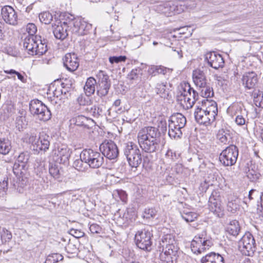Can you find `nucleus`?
Wrapping results in <instances>:
<instances>
[{"label": "nucleus", "instance_id": "69168bd1", "mask_svg": "<svg viewBox=\"0 0 263 263\" xmlns=\"http://www.w3.org/2000/svg\"><path fill=\"white\" fill-rule=\"evenodd\" d=\"M89 230L93 234H99L102 229L100 226L96 223L91 224L89 227Z\"/></svg>", "mask_w": 263, "mask_h": 263}, {"label": "nucleus", "instance_id": "c9c22d12", "mask_svg": "<svg viewBox=\"0 0 263 263\" xmlns=\"http://www.w3.org/2000/svg\"><path fill=\"white\" fill-rule=\"evenodd\" d=\"M11 149V142L8 139L0 138V154L7 155Z\"/></svg>", "mask_w": 263, "mask_h": 263}, {"label": "nucleus", "instance_id": "ddd939ff", "mask_svg": "<svg viewBox=\"0 0 263 263\" xmlns=\"http://www.w3.org/2000/svg\"><path fill=\"white\" fill-rule=\"evenodd\" d=\"M102 155L109 159H114L118 155L119 151L117 145L112 141H105L100 146Z\"/></svg>", "mask_w": 263, "mask_h": 263}, {"label": "nucleus", "instance_id": "49530a36", "mask_svg": "<svg viewBox=\"0 0 263 263\" xmlns=\"http://www.w3.org/2000/svg\"><path fill=\"white\" fill-rule=\"evenodd\" d=\"M39 18L42 23L49 24L52 20V15L49 12H44L39 14Z\"/></svg>", "mask_w": 263, "mask_h": 263}, {"label": "nucleus", "instance_id": "20e7f679", "mask_svg": "<svg viewBox=\"0 0 263 263\" xmlns=\"http://www.w3.org/2000/svg\"><path fill=\"white\" fill-rule=\"evenodd\" d=\"M129 165L132 168H137L142 163L140 150L138 146L133 142L126 143L123 149Z\"/></svg>", "mask_w": 263, "mask_h": 263}, {"label": "nucleus", "instance_id": "8fccbe9b", "mask_svg": "<svg viewBox=\"0 0 263 263\" xmlns=\"http://www.w3.org/2000/svg\"><path fill=\"white\" fill-rule=\"evenodd\" d=\"M177 158L178 156L175 152L172 149H168L165 154L164 160L166 163L171 164L175 161Z\"/></svg>", "mask_w": 263, "mask_h": 263}, {"label": "nucleus", "instance_id": "f257e3e1", "mask_svg": "<svg viewBox=\"0 0 263 263\" xmlns=\"http://www.w3.org/2000/svg\"><path fill=\"white\" fill-rule=\"evenodd\" d=\"M198 93L189 83L181 85L177 95V101L184 109L191 108L198 100Z\"/></svg>", "mask_w": 263, "mask_h": 263}, {"label": "nucleus", "instance_id": "cd10ccee", "mask_svg": "<svg viewBox=\"0 0 263 263\" xmlns=\"http://www.w3.org/2000/svg\"><path fill=\"white\" fill-rule=\"evenodd\" d=\"M93 120L90 118H87L84 116L79 115L73 117L69 120L70 125H74L78 126H83L89 128L90 123Z\"/></svg>", "mask_w": 263, "mask_h": 263}, {"label": "nucleus", "instance_id": "e2e57ef3", "mask_svg": "<svg viewBox=\"0 0 263 263\" xmlns=\"http://www.w3.org/2000/svg\"><path fill=\"white\" fill-rule=\"evenodd\" d=\"M83 162H84V161L81 158H80V159H77L74 161L73 166L79 171H84L85 168L83 166Z\"/></svg>", "mask_w": 263, "mask_h": 263}, {"label": "nucleus", "instance_id": "de8ad7c7", "mask_svg": "<svg viewBox=\"0 0 263 263\" xmlns=\"http://www.w3.org/2000/svg\"><path fill=\"white\" fill-rule=\"evenodd\" d=\"M248 112L246 114H241L235 116V122L238 126L245 125L248 123Z\"/></svg>", "mask_w": 263, "mask_h": 263}, {"label": "nucleus", "instance_id": "79ce46f5", "mask_svg": "<svg viewBox=\"0 0 263 263\" xmlns=\"http://www.w3.org/2000/svg\"><path fill=\"white\" fill-rule=\"evenodd\" d=\"M183 128L176 126L173 128L168 127V135L171 138H180L182 135V129Z\"/></svg>", "mask_w": 263, "mask_h": 263}, {"label": "nucleus", "instance_id": "680f3d73", "mask_svg": "<svg viewBox=\"0 0 263 263\" xmlns=\"http://www.w3.org/2000/svg\"><path fill=\"white\" fill-rule=\"evenodd\" d=\"M63 259V256L58 253H54L48 256V260L53 261V263L57 262Z\"/></svg>", "mask_w": 263, "mask_h": 263}, {"label": "nucleus", "instance_id": "f03ea898", "mask_svg": "<svg viewBox=\"0 0 263 263\" xmlns=\"http://www.w3.org/2000/svg\"><path fill=\"white\" fill-rule=\"evenodd\" d=\"M65 23L68 25L69 31L78 36L87 34L91 29V25L83 18H75L70 14L65 16Z\"/></svg>", "mask_w": 263, "mask_h": 263}, {"label": "nucleus", "instance_id": "412c9836", "mask_svg": "<svg viewBox=\"0 0 263 263\" xmlns=\"http://www.w3.org/2000/svg\"><path fill=\"white\" fill-rule=\"evenodd\" d=\"M243 85L250 89L254 88L258 83L257 74L253 71L245 73L242 77Z\"/></svg>", "mask_w": 263, "mask_h": 263}, {"label": "nucleus", "instance_id": "37998d69", "mask_svg": "<svg viewBox=\"0 0 263 263\" xmlns=\"http://www.w3.org/2000/svg\"><path fill=\"white\" fill-rule=\"evenodd\" d=\"M181 215L182 218L187 222L194 221L198 217V214L196 213L185 210L181 212Z\"/></svg>", "mask_w": 263, "mask_h": 263}, {"label": "nucleus", "instance_id": "5fc2aeb1", "mask_svg": "<svg viewBox=\"0 0 263 263\" xmlns=\"http://www.w3.org/2000/svg\"><path fill=\"white\" fill-rule=\"evenodd\" d=\"M157 214V211L154 208L145 209L143 214L142 217L143 218L150 219L155 217Z\"/></svg>", "mask_w": 263, "mask_h": 263}, {"label": "nucleus", "instance_id": "0e129e2a", "mask_svg": "<svg viewBox=\"0 0 263 263\" xmlns=\"http://www.w3.org/2000/svg\"><path fill=\"white\" fill-rule=\"evenodd\" d=\"M7 181L4 180L2 182H0V197L4 196L7 190Z\"/></svg>", "mask_w": 263, "mask_h": 263}, {"label": "nucleus", "instance_id": "4be33fe9", "mask_svg": "<svg viewBox=\"0 0 263 263\" xmlns=\"http://www.w3.org/2000/svg\"><path fill=\"white\" fill-rule=\"evenodd\" d=\"M50 137L45 132L40 133L36 144V150L47 151L50 145Z\"/></svg>", "mask_w": 263, "mask_h": 263}, {"label": "nucleus", "instance_id": "7c9ffc66", "mask_svg": "<svg viewBox=\"0 0 263 263\" xmlns=\"http://www.w3.org/2000/svg\"><path fill=\"white\" fill-rule=\"evenodd\" d=\"M96 84V80L93 78L89 77L87 79V81L84 86V90L87 97L91 96L95 93Z\"/></svg>", "mask_w": 263, "mask_h": 263}, {"label": "nucleus", "instance_id": "0eeeda50", "mask_svg": "<svg viewBox=\"0 0 263 263\" xmlns=\"http://www.w3.org/2000/svg\"><path fill=\"white\" fill-rule=\"evenodd\" d=\"M29 110L40 120L47 121L51 118V114L48 108L39 100H32L29 103Z\"/></svg>", "mask_w": 263, "mask_h": 263}, {"label": "nucleus", "instance_id": "423d86ee", "mask_svg": "<svg viewBox=\"0 0 263 263\" xmlns=\"http://www.w3.org/2000/svg\"><path fill=\"white\" fill-rule=\"evenodd\" d=\"M213 243L206 235V231H202L195 236L191 242V248L195 254H200L209 249Z\"/></svg>", "mask_w": 263, "mask_h": 263}, {"label": "nucleus", "instance_id": "dca6fc26", "mask_svg": "<svg viewBox=\"0 0 263 263\" xmlns=\"http://www.w3.org/2000/svg\"><path fill=\"white\" fill-rule=\"evenodd\" d=\"M205 60L211 67L217 69L222 67L224 65V60L222 56L214 51L206 53L205 55Z\"/></svg>", "mask_w": 263, "mask_h": 263}, {"label": "nucleus", "instance_id": "ea45409f", "mask_svg": "<svg viewBox=\"0 0 263 263\" xmlns=\"http://www.w3.org/2000/svg\"><path fill=\"white\" fill-rule=\"evenodd\" d=\"M200 89V94L203 98L208 99L209 98H211L214 96V91L213 88L209 85L206 84L205 86L202 87H199Z\"/></svg>", "mask_w": 263, "mask_h": 263}, {"label": "nucleus", "instance_id": "f704fd0d", "mask_svg": "<svg viewBox=\"0 0 263 263\" xmlns=\"http://www.w3.org/2000/svg\"><path fill=\"white\" fill-rule=\"evenodd\" d=\"M161 251L164 253L168 259H172L173 257H175L178 250V248L176 245L161 247Z\"/></svg>", "mask_w": 263, "mask_h": 263}, {"label": "nucleus", "instance_id": "09e8293b", "mask_svg": "<svg viewBox=\"0 0 263 263\" xmlns=\"http://www.w3.org/2000/svg\"><path fill=\"white\" fill-rule=\"evenodd\" d=\"M16 127L19 131L23 130L25 128L27 125V122L26 120L25 117L18 116L16 119Z\"/></svg>", "mask_w": 263, "mask_h": 263}, {"label": "nucleus", "instance_id": "603ef678", "mask_svg": "<svg viewBox=\"0 0 263 263\" xmlns=\"http://www.w3.org/2000/svg\"><path fill=\"white\" fill-rule=\"evenodd\" d=\"M112 196L116 200L118 198L122 202H126L127 200V194L124 191L122 190H117L114 192Z\"/></svg>", "mask_w": 263, "mask_h": 263}, {"label": "nucleus", "instance_id": "c756f323", "mask_svg": "<svg viewBox=\"0 0 263 263\" xmlns=\"http://www.w3.org/2000/svg\"><path fill=\"white\" fill-rule=\"evenodd\" d=\"M135 220V215L134 212L127 211L122 217H120L118 222L123 227H127Z\"/></svg>", "mask_w": 263, "mask_h": 263}, {"label": "nucleus", "instance_id": "473e14b6", "mask_svg": "<svg viewBox=\"0 0 263 263\" xmlns=\"http://www.w3.org/2000/svg\"><path fill=\"white\" fill-rule=\"evenodd\" d=\"M240 230L239 222L236 220L230 221L226 227L227 232L233 236H237L239 234Z\"/></svg>", "mask_w": 263, "mask_h": 263}, {"label": "nucleus", "instance_id": "a19ab883", "mask_svg": "<svg viewBox=\"0 0 263 263\" xmlns=\"http://www.w3.org/2000/svg\"><path fill=\"white\" fill-rule=\"evenodd\" d=\"M27 163L15 162L13 166V171L16 176L24 174L27 170Z\"/></svg>", "mask_w": 263, "mask_h": 263}, {"label": "nucleus", "instance_id": "a211bd4d", "mask_svg": "<svg viewBox=\"0 0 263 263\" xmlns=\"http://www.w3.org/2000/svg\"><path fill=\"white\" fill-rule=\"evenodd\" d=\"M63 63L66 68L69 71H74L79 66L77 55L74 53H67L63 59Z\"/></svg>", "mask_w": 263, "mask_h": 263}, {"label": "nucleus", "instance_id": "2eb2a0df", "mask_svg": "<svg viewBox=\"0 0 263 263\" xmlns=\"http://www.w3.org/2000/svg\"><path fill=\"white\" fill-rule=\"evenodd\" d=\"M52 27L53 33L56 39L63 40L67 36V29L69 27L67 24L65 23V20L64 22L59 20H56L52 24Z\"/></svg>", "mask_w": 263, "mask_h": 263}, {"label": "nucleus", "instance_id": "58836bf2", "mask_svg": "<svg viewBox=\"0 0 263 263\" xmlns=\"http://www.w3.org/2000/svg\"><path fill=\"white\" fill-rule=\"evenodd\" d=\"M252 96L255 105L258 107L263 108V92L259 90H254Z\"/></svg>", "mask_w": 263, "mask_h": 263}, {"label": "nucleus", "instance_id": "6ab92c4d", "mask_svg": "<svg viewBox=\"0 0 263 263\" xmlns=\"http://www.w3.org/2000/svg\"><path fill=\"white\" fill-rule=\"evenodd\" d=\"M195 118L196 121L200 124L208 125L215 120L213 117L206 114L204 109L197 107L194 112Z\"/></svg>", "mask_w": 263, "mask_h": 263}, {"label": "nucleus", "instance_id": "3c124183", "mask_svg": "<svg viewBox=\"0 0 263 263\" xmlns=\"http://www.w3.org/2000/svg\"><path fill=\"white\" fill-rule=\"evenodd\" d=\"M141 69H134L128 74L127 79L130 81H136L139 79L140 75L141 74Z\"/></svg>", "mask_w": 263, "mask_h": 263}, {"label": "nucleus", "instance_id": "052dcab7", "mask_svg": "<svg viewBox=\"0 0 263 263\" xmlns=\"http://www.w3.org/2000/svg\"><path fill=\"white\" fill-rule=\"evenodd\" d=\"M126 60V56L124 55H120V56H113L110 57L109 58V61L110 63H119L122 62H125Z\"/></svg>", "mask_w": 263, "mask_h": 263}, {"label": "nucleus", "instance_id": "39448f33", "mask_svg": "<svg viewBox=\"0 0 263 263\" xmlns=\"http://www.w3.org/2000/svg\"><path fill=\"white\" fill-rule=\"evenodd\" d=\"M80 157L84 163L92 168L100 167L104 163V157L99 152L92 149H85L82 151Z\"/></svg>", "mask_w": 263, "mask_h": 263}, {"label": "nucleus", "instance_id": "f3484780", "mask_svg": "<svg viewBox=\"0 0 263 263\" xmlns=\"http://www.w3.org/2000/svg\"><path fill=\"white\" fill-rule=\"evenodd\" d=\"M160 133L158 129L152 126H148L141 129L138 134V141H144L152 138H159Z\"/></svg>", "mask_w": 263, "mask_h": 263}, {"label": "nucleus", "instance_id": "4c0bfd02", "mask_svg": "<svg viewBox=\"0 0 263 263\" xmlns=\"http://www.w3.org/2000/svg\"><path fill=\"white\" fill-rule=\"evenodd\" d=\"M172 8L174 9V14H180L186 10L185 2L184 0H179L172 2Z\"/></svg>", "mask_w": 263, "mask_h": 263}, {"label": "nucleus", "instance_id": "6e6552de", "mask_svg": "<svg viewBox=\"0 0 263 263\" xmlns=\"http://www.w3.org/2000/svg\"><path fill=\"white\" fill-rule=\"evenodd\" d=\"M152 237V230L149 229L138 231L135 235L136 244L142 250L149 251L151 249Z\"/></svg>", "mask_w": 263, "mask_h": 263}, {"label": "nucleus", "instance_id": "7ed1b4c3", "mask_svg": "<svg viewBox=\"0 0 263 263\" xmlns=\"http://www.w3.org/2000/svg\"><path fill=\"white\" fill-rule=\"evenodd\" d=\"M23 46L28 53L32 55H42L47 51V45L43 43L41 40L37 39L36 36H26Z\"/></svg>", "mask_w": 263, "mask_h": 263}, {"label": "nucleus", "instance_id": "a18cd8bd", "mask_svg": "<svg viewBox=\"0 0 263 263\" xmlns=\"http://www.w3.org/2000/svg\"><path fill=\"white\" fill-rule=\"evenodd\" d=\"M166 83H159L157 84L156 87V91L157 94L162 98H165L168 94L167 91L166 89Z\"/></svg>", "mask_w": 263, "mask_h": 263}, {"label": "nucleus", "instance_id": "b1692460", "mask_svg": "<svg viewBox=\"0 0 263 263\" xmlns=\"http://www.w3.org/2000/svg\"><path fill=\"white\" fill-rule=\"evenodd\" d=\"M193 81L198 87H202L206 85L207 79L203 71L197 69L193 71Z\"/></svg>", "mask_w": 263, "mask_h": 263}, {"label": "nucleus", "instance_id": "864d4df0", "mask_svg": "<svg viewBox=\"0 0 263 263\" xmlns=\"http://www.w3.org/2000/svg\"><path fill=\"white\" fill-rule=\"evenodd\" d=\"M37 138L38 137L36 136V134L31 133L26 136L25 140L26 142L31 144L33 146L34 149H35Z\"/></svg>", "mask_w": 263, "mask_h": 263}, {"label": "nucleus", "instance_id": "13d9d810", "mask_svg": "<svg viewBox=\"0 0 263 263\" xmlns=\"http://www.w3.org/2000/svg\"><path fill=\"white\" fill-rule=\"evenodd\" d=\"M248 178L251 181H256L260 177V174L258 172L254 170H249L248 174Z\"/></svg>", "mask_w": 263, "mask_h": 263}, {"label": "nucleus", "instance_id": "72a5a7b5", "mask_svg": "<svg viewBox=\"0 0 263 263\" xmlns=\"http://www.w3.org/2000/svg\"><path fill=\"white\" fill-rule=\"evenodd\" d=\"M217 138L220 142L224 144L229 143L231 139L229 130L223 128L218 130Z\"/></svg>", "mask_w": 263, "mask_h": 263}, {"label": "nucleus", "instance_id": "bb28decb", "mask_svg": "<svg viewBox=\"0 0 263 263\" xmlns=\"http://www.w3.org/2000/svg\"><path fill=\"white\" fill-rule=\"evenodd\" d=\"M201 102L202 105L205 107L204 111L206 114L210 115L211 117H213L215 119V117L217 116L218 112L216 102L213 100L209 99H203Z\"/></svg>", "mask_w": 263, "mask_h": 263}, {"label": "nucleus", "instance_id": "c85d7f7f", "mask_svg": "<svg viewBox=\"0 0 263 263\" xmlns=\"http://www.w3.org/2000/svg\"><path fill=\"white\" fill-rule=\"evenodd\" d=\"M201 263H224L223 257L219 254L211 252L203 256Z\"/></svg>", "mask_w": 263, "mask_h": 263}, {"label": "nucleus", "instance_id": "6e6d98bb", "mask_svg": "<svg viewBox=\"0 0 263 263\" xmlns=\"http://www.w3.org/2000/svg\"><path fill=\"white\" fill-rule=\"evenodd\" d=\"M49 172L53 178H59L60 174V170L57 165L54 164H50L49 167Z\"/></svg>", "mask_w": 263, "mask_h": 263}, {"label": "nucleus", "instance_id": "aec40b11", "mask_svg": "<svg viewBox=\"0 0 263 263\" xmlns=\"http://www.w3.org/2000/svg\"><path fill=\"white\" fill-rule=\"evenodd\" d=\"M141 148L143 151L146 153H153L155 152L159 147V143L160 142V139L150 138L148 140L143 141H138Z\"/></svg>", "mask_w": 263, "mask_h": 263}, {"label": "nucleus", "instance_id": "4d7b16f0", "mask_svg": "<svg viewBox=\"0 0 263 263\" xmlns=\"http://www.w3.org/2000/svg\"><path fill=\"white\" fill-rule=\"evenodd\" d=\"M29 154L27 152H22L17 157L15 162L27 163L29 160Z\"/></svg>", "mask_w": 263, "mask_h": 263}, {"label": "nucleus", "instance_id": "393cba45", "mask_svg": "<svg viewBox=\"0 0 263 263\" xmlns=\"http://www.w3.org/2000/svg\"><path fill=\"white\" fill-rule=\"evenodd\" d=\"M55 154L60 159L59 161L60 163H67L71 155V151L67 145H61L58 147Z\"/></svg>", "mask_w": 263, "mask_h": 263}, {"label": "nucleus", "instance_id": "338daca9", "mask_svg": "<svg viewBox=\"0 0 263 263\" xmlns=\"http://www.w3.org/2000/svg\"><path fill=\"white\" fill-rule=\"evenodd\" d=\"M70 234L76 238H80L84 236V233L80 230L71 229L70 230Z\"/></svg>", "mask_w": 263, "mask_h": 263}, {"label": "nucleus", "instance_id": "9d476101", "mask_svg": "<svg viewBox=\"0 0 263 263\" xmlns=\"http://www.w3.org/2000/svg\"><path fill=\"white\" fill-rule=\"evenodd\" d=\"M238 248L245 255L251 256L254 253L255 249V241L250 233H245L238 241Z\"/></svg>", "mask_w": 263, "mask_h": 263}, {"label": "nucleus", "instance_id": "c03bdc74", "mask_svg": "<svg viewBox=\"0 0 263 263\" xmlns=\"http://www.w3.org/2000/svg\"><path fill=\"white\" fill-rule=\"evenodd\" d=\"M240 199L238 198H234L229 201L228 203V210L231 212L234 213L239 208Z\"/></svg>", "mask_w": 263, "mask_h": 263}, {"label": "nucleus", "instance_id": "4468645a", "mask_svg": "<svg viewBox=\"0 0 263 263\" xmlns=\"http://www.w3.org/2000/svg\"><path fill=\"white\" fill-rule=\"evenodd\" d=\"M3 20L8 24L16 26L18 24V18L17 12L10 6H5L1 10Z\"/></svg>", "mask_w": 263, "mask_h": 263}, {"label": "nucleus", "instance_id": "a878e982", "mask_svg": "<svg viewBox=\"0 0 263 263\" xmlns=\"http://www.w3.org/2000/svg\"><path fill=\"white\" fill-rule=\"evenodd\" d=\"M246 111L243 103L240 102L233 103L227 109L228 114L232 117L241 114H246Z\"/></svg>", "mask_w": 263, "mask_h": 263}, {"label": "nucleus", "instance_id": "bf43d9fd", "mask_svg": "<svg viewBox=\"0 0 263 263\" xmlns=\"http://www.w3.org/2000/svg\"><path fill=\"white\" fill-rule=\"evenodd\" d=\"M26 31L28 33V36H34V34L37 31L36 26L33 23H29L26 26Z\"/></svg>", "mask_w": 263, "mask_h": 263}, {"label": "nucleus", "instance_id": "9b49d317", "mask_svg": "<svg viewBox=\"0 0 263 263\" xmlns=\"http://www.w3.org/2000/svg\"><path fill=\"white\" fill-rule=\"evenodd\" d=\"M209 208L210 211L218 217L224 215V209L221 204L219 193L213 192L209 200Z\"/></svg>", "mask_w": 263, "mask_h": 263}, {"label": "nucleus", "instance_id": "5701e85b", "mask_svg": "<svg viewBox=\"0 0 263 263\" xmlns=\"http://www.w3.org/2000/svg\"><path fill=\"white\" fill-rule=\"evenodd\" d=\"M186 123V118L180 113H176L172 115L168 120V127L178 126L184 128Z\"/></svg>", "mask_w": 263, "mask_h": 263}, {"label": "nucleus", "instance_id": "f8f14e48", "mask_svg": "<svg viewBox=\"0 0 263 263\" xmlns=\"http://www.w3.org/2000/svg\"><path fill=\"white\" fill-rule=\"evenodd\" d=\"M97 78L98 80L97 89L98 95L101 97L106 96L111 86L108 76L104 71L100 70L97 73Z\"/></svg>", "mask_w": 263, "mask_h": 263}, {"label": "nucleus", "instance_id": "e433bc0d", "mask_svg": "<svg viewBox=\"0 0 263 263\" xmlns=\"http://www.w3.org/2000/svg\"><path fill=\"white\" fill-rule=\"evenodd\" d=\"M160 250L161 251V247L170 246H176V242L174 236L170 234L164 235L161 239V242L160 243Z\"/></svg>", "mask_w": 263, "mask_h": 263}, {"label": "nucleus", "instance_id": "774afa93", "mask_svg": "<svg viewBox=\"0 0 263 263\" xmlns=\"http://www.w3.org/2000/svg\"><path fill=\"white\" fill-rule=\"evenodd\" d=\"M11 239V233L8 230H7L6 232H4V233L2 236V240L5 241V242H9Z\"/></svg>", "mask_w": 263, "mask_h": 263}, {"label": "nucleus", "instance_id": "2f4dec72", "mask_svg": "<svg viewBox=\"0 0 263 263\" xmlns=\"http://www.w3.org/2000/svg\"><path fill=\"white\" fill-rule=\"evenodd\" d=\"M157 10L160 13L167 16H172L174 14V9L172 8V3L171 2H166L159 5Z\"/></svg>", "mask_w": 263, "mask_h": 263}, {"label": "nucleus", "instance_id": "1a4fd4ad", "mask_svg": "<svg viewBox=\"0 0 263 263\" xmlns=\"http://www.w3.org/2000/svg\"><path fill=\"white\" fill-rule=\"evenodd\" d=\"M238 156V148L234 145H231L220 153L219 161L224 166H232L236 163Z\"/></svg>", "mask_w": 263, "mask_h": 263}]
</instances>
